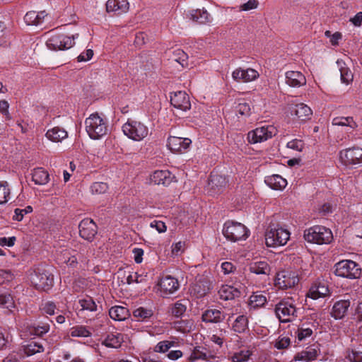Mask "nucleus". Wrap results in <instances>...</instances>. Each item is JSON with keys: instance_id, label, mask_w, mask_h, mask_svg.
<instances>
[{"instance_id": "12", "label": "nucleus", "mask_w": 362, "mask_h": 362, "mask_svg": "<svg viewBox=\"0 0 362 362\" xmlns=\"http://www.w3.org/2000/svg\"><path fill=\"white\" fill-rule=\"evenodd\" d=\"M288 111L291 116L295 115L300 123L310 119L313 115L311 108L304 103L291 104Z\"/></svg>"}, {"instance_id": "45", "label": "nucleus", "mask_w": 362, "mask_h": 362, "mask_svg": "<svg viewBox=\"0 0 362 362\" xmlns=\"http://www.w3.org/2000/svg\"><path fill=\"white\" fill-rule=\"evenodd\" d=\"M108 185L103 182H93L90 187V192L93 194H104L108 190Z\"/></svg>"}, {"instance_id": "31", "label": "nucleus", "mask_w": 362, "mask_h": 362, "mask_svg": "<svg viewBox=\"0 0 362 362\" xmlns=\"http://www.w3.org/2000/svg\"><path fill=\"white\" fill-rule=\"evenodd\" d=\"M32 180L36 185H43L49 180V175L47 170L42 168H35L32 173Z\"/></svg>"}, {"instance_id": "32", "label": "nucleus", "mask_w": 362, "mask_h": 362, "mask_svg": "<svg viewBox=\"0 0 362 362\" xmlns=\"http://www.w3.org/2000/svg\"><path fill=\"white\" fill-rule=\"evenodd\" d=\"M122 341L123 337L122 334L111 333L107 334L106 338L102 342V344L109 348L117 349L120 347Z\"/></svg>"}, {"instance_id": "17", "label": "nucleus", "mask_w": 362, "mask_h": 362, "mask_svg": "<svg viewBox=\"0 0 362 362\" xmlns=\"http://www.w3.org/2000/svg\"><path fill=\"white\" fill-rule=\"evenodd\" d=\"M259 73L253 69H243L238 68L232 73V78L234 81L241 83H247L257 79Z\"/></svg>"}, {"instance_id": "46", "label": "nucleus", "mask_w": 362, "mask_h": 362, "mask_svg": "<svg viewBox=\"0 0 362 362\" xmlns=\"http://www.w3.org/2000/svg\"><path fill=\"white\" fill-rule=\"evenodd\" d=\"M70 334L74 337H88L91 335V333L86 327L76 326L71 329Z\"/></svg>"}, {"instance_id": "24", "label": "nucleus", "mask_w": 362, "mask_h": 362, "mask_svg": "<svg viewBox=\"0 0 362 362\" xmlns=\"http://www.w3.org/2000/svg\"><path fill=\"white\" fill-rule=\"evenodd\" d=\"M320 352L317 346L306 348L305 350L298 353L294 356L295 361L308 362L316 359Z\"/></svg>"}, {"instance_id": "38", "label": "nucleus", "mask_w": 362, "mask_h": 362, "mask_svg": "<svg viewBox=\"0 0 362 362\" xmlns=\"http://www.w3.org/2000/svg\"><path fill=\"white\" fill-rule=\"evenodd\" d=\"M222 320V315L218 310H208L202 315V320L206 322H218Z\"/></svg>"}, {"instance_id": "57", "label": "nucleus", "mask_w": 362, "mask_h": 362, "mask_svg": "<svg viewBox=\"0 0 362 362\" xmlns=\"http://www.w3.org/2000/svg\"><path fill=\"white\" fill-rule=\"evenodd\" d=\"M286 146L297 151H302L304 148V143L302 140L296 139L288 141Z\"/></svg>"}, {"instance_id": "54", "label": "nucleus", "mask_w": 362, "mask_h": 362, "mask_svg": "<svg viewBox=\"0 0 362 362\" xmlns=\"http://www.w3.org/2000/svg\"><path fill=\"white\" fill-rule=\"evenodd\" d=\"M290 338L288 337L280 336L274 343V347L278 349L287 348L290 345Z\"/></svg>"}, {"instance_id": "27", "label": "nucleus", "mask_w": 362, "mask_h": 362, "mask_svg": "<svg viewBox=\"0 0 362 362\" xmlns=\"http://www.w3.org/2000/svg\"><path fill=\"white\" fill-rule=\"evenodd\" d=\"M264 182L267 185L275 190H281L287 185L286 180L279 175L267 176Z\"/></svg>"}, {"instance_id": "42", "label": "nucleus", "mask_w": 362, "mask_h": 362, "mask_svg": "<svg viewBox=\"0 0 362 362\" xmlns=\"http://www.w3.org/2000/svg\"><path fill=\"white\" fill-rule=\"evenodd\" d=\"M44 351L42 345L35 341L30 342L25 348L24 352L27 356H32Z\"/></svg>"}, {"instance_id": "19", "label": "nucleus", "mask_w": 362, "mask_h": 362, "mask_svg": "<svg viewBox=\"0 0 362 362\" xmlns=\"http://www.w3.org/2000/svg\"><path fill=\"white\" fill-rule=\"evenodd\" d=\"M228 184L224 176L211 173L209 177V185L211 193L219 194L223 192Z\"/></svg>"}, {"instance_id": "8", "label": "nucleus", "mask_w": 362, "mask_h": 362, "mask_svg": "<svg viewBox=\"0 0 362 362\" xmlns=\"http://www.w3.org/2000/svg\"><path fill=\"white\" fill-rule=\"evenodd\" d=\"M124 134L129 139L140 141L146 137L148 134V128L144 123L130 120L124 123L122 126Z\"/></svg>"}, {"instance_id": "43", "label": "nucleus", "mask_w": 362, "mask_h": 362, "mask_svg": "<svg viewBox=\"0 0 362 362\" xmlns=\"http://www.w3.org/2000/svg\"><path fill=\"white\" fill-rule=\"evenodd\" d=\"M247 325V318L243 315H240L234 321L233 324V329H234L235 332L241 333L246 329Z\"/></svg>"}, {"instance_id": "37", "label": "nucleus", "mask_w": 362, "mask_h": 362, "mask_svg": "<svg viewBox=\"0 0 362 362\" xmlns=\"http://www.w3.org/2000/svg\"><path fill=\"white\" fill-rule=\"evenodd\" d=\"M252 353L247 349H243L234 352L230 356L231 362H246L249 360Z\"/></svg>"}, {"instance_id": "60", "label": "nucleus", "mask_w": 362, "mask_h": 362, "mask_svg": "<svg viewBox=\"0 0 362 362\" xmlns=\"http://www.w3.org/2000/svg\"><path fill=\"white\" fill-rule=\"evenodd\" d=\"M150 226L155 228L158 233H164L167 230L165 223L162 221L154 220L150 223Z\"/></svg>"}, {"instance_id": "1", "label": "nucleus", "mask_w": 362, "mask_h": 362, "mask_svg": "<svg viewBox=\"0 0 362 362\" xmlns=\"http://www.w3.org/2000/svg\"><path fill=\"white\" fill-rule=\"evenodd\" d=\"M32 285L38 291H47L53 284V276L49 266L45 264L35 265L28 271Z\"/></svg>"}, {"instance_id": "36", "label": "nucleus", "mask_w": 362, "mask_h": 362, "mask_svg": "<svg viewBox=\"0 0 362 362\" xmlns=\"http://www.w3.org/2000/svg\"><path fill=\"white\" fill-rule=\"evenodd\" d=\"M245 292V286L242 284H233L232 285H225L223 286L219 293H223V294H235L239 293L241 294Z\"/></svg>"}, {"instance_id": "59", "label": "nucleus", "mask_w": 362, "mask_h": 362, "mask_svg": "<svg viewBox=\"0 0 362 362\" xmlns=\"http://www.w3.org/2000/svg\"><path fill=\"white\" fill-rule=\"evenodd\" d=\"M56 306L52 302H46L41 305V310L46 314L52 315L54 314Z\"/></svg>"}, {"instance_id": "28", "label": "nucleus", "mask_w": 362, "mask_h": 362, "mask_svg": "<svg viewBox=\"0 0 362 362\" xmlns=\"http://www.w3.org/2000/svg\"><path fill=\"white\" fill-rule=\"evenodd\" d=\"M329 292L327 281L324 279L317 278L313 282L306 294H328Z\"/></svg>"}, {"instance_id": "34", "label": "nucleus", "mask_w": 362, "mask_h": 362, "mask_svg": "<svg viewBox=\"0 0 362 362\" xmlns=\"http://www.w3.org/2000/svg\"><path fill=\"white\" fill-rule=\"evenodd\" d=\"M109 315L114 320L122 321L127 318L129 314L128 310L126 308L116 305L110 309Z\"/></svg>"}, {"instance_id": "47", "label": "nucleus", "mask_w": 362, "mask_h": 362, "mask_svg": "<svg viewBox=\"0 0 362 362\" xmlns=\"http://www.w3.org/2000/svg\"><path fill=\"white\" fill-rule=\"evenodd\" d=\"M267 302L265 296H250L248 305L251 308L263 306Z\"/></svg>"}, {"instance_id": "23", "label": "nucleus", "mask_w": 362, "mask_h": 362, "mask_svg": "<svg viewBox=\"0 0 362 362\" xmlns=\"http://www.w3.org/2000/svg\"><path fill=\"white\" fill-rule=\"evenodd\" d=\"M129 8L127 0H108L106 3L107 12H114L117 15L127 13Z\"/></svg>"}, {"instance_id": "25", "label": "nucleus", "mask_w": 362, "mask_h": 362, "mask_svg": "<svg viewBox=\"0 0 362 362\" xmlns=\"http://www.w3.org/2000/svg\"><path fill=\"white\" fill-rule=\"evenodd\" d=\"M150 180L155 185L168 186L171 183L173 177L171 173L168 170H156L151 175Z\"/></svg>"}, {"instance_id": "18", "label": "nucleus", "mask_w": 362, "mask_h": 362, "mask_svg": "<svg viewBox=\"0 0 362 362\" xmlns=\"http://www.w3.org/2000/svg\"><path fill=\"white\" fill-rule=\"evenodd\" d=\"M170 103L174 107L182 111H187L191 107L189 97L185 91L174 93L170 96Z\"/></svg>"}, {"instance_id": "53", "label": "nucleus", "mask_w": 362, "mask_h": 362, "mask_svg": "<svg viewBox=\"0 0 362 362\" xmlns=\"http://www.w3.org/2000/svg\"><path fill=\"white\" fill-rule=\"evenodd\" d=\"M173 346H174L173 341H160L159 343H158V344L155 346L154 351L156 352L165 353L167 351H168V349Z\"/></svg>"}, {"instance_id": "50", "label": "nucleus", "mask_w": 362, "mask_h": 362, "mask_svg": "<svg viewBox=\"0 0 362 362\" xmlns=\"http://www.w3.org/2000/svg\"><path fill=\"white\" fill-rule=\"evenodd\" d=\"M33 211V207L31 206H27L25 209H16L14 210V214L13 216V220L16 221H21L23 220L25 214L31 213Z\"/></svg>"}, {"instance_id": "39", "label": "nucleus", "mask_w": 362, "mask_h": 362, "mask_svg": "<svg viewBox=\"0 0 362 362\" xmlns=\"http://www.w3.org/2000/svg\"><path fill=\"white\" fill-rule=\"evenodd\" d=\"M11 190L6 181H0V205L7 203L10 199Z\"/></svg>"}, {"instance_id": "10", "label": "nucleus", "mask_w": 362, "mask_h": 362, "mask_svg": "<svg viewBox=\"0 0 362 362\" xmlns=\"http://www.w3.org/2000/svg\"><path fill=\"white\" fill-rule=\"evenodd\" d=\"M341 163L346 165H356L362 163V148L354 146L339 152Z\"/></svg>"}, {"instance_id": "2", "label": "nucleus", "mask_w": 362, "mask_h": 362, "mask_svg": "<svg viewBox=\"0 0 362 362\" xmlns=\"http://www.w3.org/2000/svg\"><path fill=\"white\" fill-rule=\"evenodd\" d=\"M85 127L89 137L94 140L100 139L108 132L107 121L98 113H93L86 119Z\"/></svg>"}, {"instance_id": "33", "label": "nucleus", "mask_w": 362, "mask_h": 362, "mask_svg": "<svg viewBox=\"0 0 362 362\" xmlns=\"http://www.w3.org/2000/svg\"><path fill=\"white\" fill-rule=\"evenodd\" d=\"M250 272L256 274H269L271 268L266 261H259L251 263L249 267Z\"/></svg>"}, {"instance_id": "16", "label": "nucleus", "mask_w": 362, "mask_h": 362, "mask_svg": "<svg viewBox=\"0 0 362 362\" xmlns=\"http://www.w3.org/2000/svg\"><path fill=\"white\" fill-rule=\"evenodd\" d=\"M191 143L189 138L170 136L168 139L167 146L173 152L183 153L189 147Z\"/></svg>"}, {"instance_id": "64", "label": "nucleus", "mask_w": 362, "mask_h": 362, "mask_svg": "<svg viewBox=\"0 0 362 362\" xmlns=\"http://www.w3.org/2000/svg\"><path fill=\"white\" fill-rule=\"evenodd\" d=\"M93 56V51L91 49H87L86 52H82L77 57L78 62H86L90 60Z\"/></svg>"}, {"instance_id": "11", "label": "nucleus", "mask_w": 362, "mask_h": 362, "mask_svg": "<svg viewBox=\"0 0 362 362\" xmlns=\"http://www.w3.org/2000/svg\"><path fill=\"white\" fill-rule=\"evenodd\" d=\"M298 282V275L291 271H281L277 273L275 279V286L280 289L291 288Z\"/></svg>"}, {"instance_id": "3", "label": "nucleus", "mask_w": 362, "mask_h": 362, "mask_svg": "<svg viewBox=\"0 0 362 362\" xmlns=\"http://www.w3.org/2000/svg\"><path fill=\"white\" fill-rule=\"evenodd\" d=\"M78 37V34L73 35L72 37H70L57 30H52L46 41V45L51 50H66L73 47L74 40Z\"/></svg>"}, {"instance_id": "15", "label": "nucleus", "mask_w": 362, "mask_h": 362, "mask_svg": "<svg viewBox=\"0 0 362 362\" xmlns=\"http://www.w3.org/2000/svg\"><path fill=\"white\" fill-rule=\"evenodd\" d=\"M77 252L71 248H61L57 251V258L61 262L66 264L71 268H76L78 265Z\"/></svg>"}, {"instance_id": "58", "label": "nucleus", "mask_w": 362, "mask_h": 362, "mask_svg": "<svg viewBox=\"0 0 362 362\" xmlns=\"http://www.w3.org/2000/svg\"><path fill=\"white\" fill-rule=\"evenodd\" d=\"M312 334L313 330L310 328H300L298 329L297 337L299 341H303L310 337Z\"/></svg>"}, {"instance_id": "52", "label": "nucleus", "mask_w": 362, "mask_h": 362, "mask_svg": "<svg viewBox=\"0 0 362 362\" xmlns=\"http://www.w3.org/2000/svg\"><path fill=\"white\" fill-rule=\"evenodd\" d=\"M346 357L350 362H362V351L355 349L348 351Z\"/></svg>"}, {"instance_id": "26", "label": "nucleus", "mask_w": 362, "mask_h": 362, "mask_svg": "<svg viewBox=\"0 0 362 362\" xmlns=\"http://www.w3.org/2000/svg\"><path fill=\"white\" fill-rule=\"evenodd\" d=\"M47 13L45 11L37 12L30 11L26 13L24 16V21L28 25H40L45 21Z\"/></svg>"}, {"instance_id": "55", "label": "nucleus", "mask_w": 362, "mask_h": 362, "mask_svg": "<svg viewBox=\"0 0 362 362\" xmlns=\"http://www.w3.org/2000/svg\"><path fill=\"white\" fill-rule=\"evenodd\" d=\"M49 330V325L44 324L42 325L33 326L30 332L37 336H42Z\"/></svg>"}, {"instance_id": "22", "label": "nucleus", "mask_w": 362, "mask_h": 362, "mask_svg": "<svg viewBox=\"0 0 362 362\" xmlns=\"http://www.w3.org/2000/svg\"><path fill=\"white\" fill-rule=\"evenodd\" d=\"M285 76L286 83L291 87L299 88L306 84V78L300 71H288Z\"/></svg>"}, {"instance_id": "61", "label": "nucleus", "mask_w": 362, "mask_h": 362, "mask_svg": "<svg viewBox=\"0 0 362 362\" xmlns=\"http://www.w3.org/2000/svg\"><path fill=\"white\" fill-rule=\"evenodd\" d=\"M259 4L257 0H249L247 2L243 4L240 6L241 11H250L256 8Z\"/></svg>"}, {"instance_id": "51", "label": "nucleus", "mask_w": 362, "mask_h": 362, "mask_svg": "<svg viewBox=\"0 0 362 362\" xmlns=\"http://www.w3.org/2000/svg\"><path fill=\"white\" fill-rule=\"evenodd\" d=\"M236 112L238 115L248 117L251 114L250 106L247 103H239L236 107Z\"/></svg>"}, {"instance_id": "13", "label": "nucleus", "mask_w": 362, "mask_h": 362, "mask_svg": "<svg viewBox=\"0 0 362 362\" xmlns=\"http://www.w3.org/2000/svg\"><path fill=\"white\" fill-rule=\"evenodd\" d=\"M276 315L281 322H288L295 317L296 308L288 302H281L276 308Z\"/></svg>"}, {"instance_id": "20", "label": "nucleus", "mask_w": 362, "mask_h": 362, "mask_svg": "<svg viewBox=\"0 0 362 362\" xmlns=\"http://www.w3.org/2000/svg\"><path fill=\"white\" fill-rule=\"evenodd\" d=\"M158 286L161 292L173 293L180 288L178 280L171 276L163 277Z\"/></svg>"}, {"instance_id": "21", "label": "nucleus", "mask_w": 362, "mask_h": 362, "mask_svg": "<svg viewBox=\"0 0 362 362\" xmlns=\"http://www.w3.org/2000/svg\"><path fill=\"white\" fill-rule=\"evenodd\" d=\"M187 17L199 24H208L213 21V17L204 8L190 11L187 14Z\"/></svg>"}, {"instance_id": "9", "label": "nucleus", "mask_w": 362, "mask_h": 362, "mask_svg": "<svg viewBox=\"0 0 362 362\" xmlns=\"http://www.w3.org/2000/svg\"><path fill=\"white\" fill-rule=\"evenodd\" d=\"M276 129L273 125H264L257 127L247 133V139L250 144L264 142L276 134Z\"/></svg>"}, {"instance_id": "40", "label": "nucleus", "mask_w": 362, "mask_h": 362, "mask_svg": "<svg viewBox=\"0 0 362 362\" xmlns=\"http://www.w3.org/2000/svg\"><path fill=\"white\" fill-rule=\"evenodd\" d=\"M332 124L335 126H347L351 129L357 127L352 117H335L332 120Z\"/></svg>"}, {"instance_id": "49", "label": "nucleus", "mask_w": 362, "mask_h": 362, "mask_svg": "<svg viewBox=\"0 0 362 362\" xmlns=\"http://www.w3.org/2000/svg\"><path fill=\"white\" fill-rule=\"evenodd\" d=\"M82 310L93 311L96 309V304L90 296H87L86 298L79 300Z\"/></svg>"}, {"instance_id": "5", "label": "nucleus", "mask_w": 362, "mask_h": 362, "mask_svg": "<svg viewBox=\"0 0 362 362\" xmlns=\"http://www.w3.org/2000/svg\"><path fill=\"white\" fill-rule=\"evenodd\" d=\"M250 230L241 223L228 221L223 228V235L231 242L246 240L250 235Z\"/></svg>"}, {"instance_id": "56", "label": "nucleus", "mask_w": 362, "mask_h": 362, "mask_svg": "<svg viewBox=\"0 0 362 362\" xmlns=\"http://www.w3.org/2000/svg\"><path fill=\"white\" fill-rule=\"evenodd\" d=\"M186 311V305L180 302H177L172 308V314L175 317H180Z\"/></svg>"}, {"instance_id": "29", "label": "nucleus", "mask_w": 362, "mask_h": 362, "mask_svg": "<svg viewBox=\"0 0 362 362\" xmlns=\"http://www.w3.org/2000/svg\"><path fill=\"white\" fill-rule=\"evenodd\" d=\"M45 136L52 142H60L68 136V133L63 128L54 127L47 130Z\"/></svg>"}, {"instance_id": "48", "label": "nucleus", "mask_w": 362, "mask_h": 362, "mask_svg": "<svg viewBox=\"0 0 362 362\" xmlns=\"http://www.w3.org/2000/svg\"><path fill=\"white\" fill-rule=\"evenodd\" d=\"M15 307L13 296H0V308L11 310Z\"/></svg>"}, {"instance_id": "62", "label": "nucleus", "mask_w": 362, "mask_h": 362, "mask_svg": "<svg viewBox=\"0 0 362 362\" xmlns=\"http://www.w3.org/2000/svg\"><path fill=\"white\" fill-rule=\"evenodd\" d=\"M8 107H9V104L6 100H0V112L2 115H4L7 119H11V115L8 112Z\"/></svg>"}, {"instance_id": "30", "label": "nucleus", "mask_w": 362, "mask_h": 362, "mask_svg": "<svg viewBox=\"0 0 362 362\" xmlns=\"http://www.w3.org/2000/svg\"><path fill=\"white\" fill-rule=\"evenodd\" d=\"M349 306L350 302L349 300H339L335 303L332 308V316L336 320L343 318Z\"/></svg>"}, {"instance_id": "63", "label": "nucleus", "mask_w": 362, "mask_h": 362, "mask_svg": "<svg viewBox=\"0 0 362 362\" xmlns=\"http://www.w3.org/2000/svg\"><path fill=\"white\" fill-rule=\"evenodd\" d=\"M206 355L204 354H202V352L199 351L197 349H194L190 356L187 358V360L186 362H194L195 361L198 359L205 358Z\"/></svg>"}, {"instance_id": "7", "label": "nucleus", "mask_w": 362, "mask_h": 362, "mask_svg": "<svg viewBox=\"0 0 362 362\" xmlns=\"http://www.w3.org/2000/svg\"><path fill=\"white\" fill-rule=\"evenodd\" d=\"M337 276L350 279H359L362 269L356 262L349 259L341 260L334 265Z\"/></svg>"}, {"instance_id": "6", "label": "nucleus", "mask_w": 362, "mask_h": 362, "mask_svg": "<svg viewBox=\"0 0 362 362\" xmlns=\"http://www.w3.org/2000/svg\"><path fill=\"white\" fill-rule=\"evenodd\" d=\"M290 238V232L279 226L270 225L265 234L266 244L268 247L284 245Z\"/></svg>"}, {"instance_id": "35", "label": "nucleus", "mask_w": 362, "mask_h": 362, "mask_svg": "<svg viewBox=\"0 0 362 362\" xmlns=\"http://www.w3.org/2000/svg\"><path fill=\"white\" fill-rule=\"evenodd\" d=\"M339 66L341 81L343 83L349 84L353 81L354 76L350 69L346 66L345 63L337 61Z\"/></svg>"}, {"instance_id": "4", "label": "nucleus", "mask_w": 362, "mask_h": 362, "mask_svg": "<svg viewBox=\"0 0 362 362\" xmlns=\"http://www.w3.org/2000/svg\"><path fill=\"white\" fill-rule=\"evenodd\" d=\"M303 236L307 242L317 245L329 244L333 240L332 230L318 225L305 230Z\"/></svg>"}, {"instance_id": "14", "label": "nucleus", "mask_w": 362, "mask_h": 362, "mask_svg": "<svg viewBox=\"0 0 362 362\" xmlns=\"http://www.w3.org/2000/svg\"><path fill=\"white\" fill-rule=\"evenodd\" d=\"M80 236L84 240L91 241L97 233L98 227L90 218L82 220L78 226Z\"/></svg>"}, {"instance_id": "41", "label": "nucleus", "mask_w": 362, "mask_h": 362, "mask_svg": "<svg viewBox=\"0 0 362 362\" xmlns=\"http://www.w3.org/2000/svg\"><path fill=\"white\" fill-rule=\"evenodd\" d=\"M173 59L179 63L182 67H185L188 64V55L182 49H177L173 51Z\"/></svg>"}, {"instance_id": "44", "label": "nucleus", "mask_w": 362, "mask_h": 362, "mask_svg": "<svg viewBox=\"0 0 362 362\" xmlns=\"http://www.w3.org/2000/svg\"><path fill=\"white\" fill-rule=\"evenodd\" d=\"M151 309L139 307L133 312V315L139 320H144L151 317L153 315Z\"/></svg>"}]
</instances>
